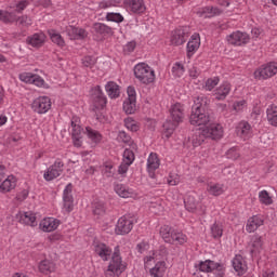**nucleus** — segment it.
<instances>
[{"label":"nucleus","mask_w":277,"mask_h":277,"mask_svg":"<svg viewBox=\"0 0 277 277\" xmlns=\"http://www.w3.org/2000/svg\"><path fill=\"white\" fill-rule=\"evenodd\" d=\"M115 192L120 196V198H133V196H135L133 189L124 186L123 184L115 185Z\"/></svg>","instance_id":"34"},{"label":"nucleus","mask_w":277,"mask_h":277,"mask_svg":"<svg viewBox=\"0 0 277 277\" xmlns=\"http://www.w3.org/2000/svg\"><path fill=\"white\" fill-rule=\"evenodd\" d=\"M251 254H259L263 250V237L254 235L251 238Z\"/></svg>","instance_id":"37"},{"label":"nucleus","mask_w":277,"mask_h":277,"mask_svg":"<svg viewBox=\"0 0 277 277\" xmlns=\"http://www.w3.org/2000/svg\"><path fill=\"white\" fill-rule=\"evenodd\" d=\"M118 3H120V0H104L100 2L98 8L100 10H107L108 8H116Z\"/></svg>","instance_id":"46"},{"label":"nucleus","mask_w":277,"mask_h":277,"mask_svg":"<svg viewBox=\"0 0 277 277\" xmlns=\"http://www.w3.org/2000/svg\"><path fill=\"white\" fill-rule=\"evenodd\" d=\"M246 105V101H239V102H235L233 104V109L234 111H242L243 110V107Z\"/></svg>","instance_id":"62"},{"label":"nucleus","mask_w":277,"mask_h":277,"mask_svg":"<svg viewBox=\"0 0 277 277\" xmlns=\"http://www.w3.org/2000/svg\"><path fill=\"white\" fill-rule=\"evenodd\" d=\"M106 21H109L111 23H122V21H124V17L120 13H107Z\"/></svg>","instance_id":"47"},{"label":"nucleus","mask_w":277,"mask_h":277,"mask_svg":"<svg viewBox=\"0 0 277 277\" xmlns=\"http://www.w3.org/2000/svg\"><path fill=\"white\" fill-rule=\"evenodd\" d=\"M93 107L94 109H103L107 105V97H105V94L103 93V90L101 89V85H96L93 89Z\"/></svg>","instance_id":"18"},{"label":"nucleus","mask_w":277,"mask_h":277,"mask_svg":"<svg viewBox=\"0 0 277 277\" xmlns=\"http://www.w3.org/2000/svg\"><path fill=\"white\" fill-rule=\"evenodd\" d=\"M48 34L54 44H57V47H65L66 42L62 35L57 34V31L53 29L49 30Z\"/></svg>","instance_id":"40"},{"label":"nucleus","mask_w":277,"mask_h":277,"mask_svg":"<svg viewBox=\"0 0 277 277\" xmlns=\"http://www.w3.org/2000/svg\"><path fill=\"white\" fill-rule=\"evenodd\" d=\"M29 5V2L26 0H22L16 4V12H18V14L23 13V10H25V8H27Z\"/></svg>","instance_id":"61"},{"label":"nucleus","mask_w":277,"mask_h":277,"mask_svg":"<svg viewBox=\"0 0 277 277\" xmlns=\"http://www.w3.org/2000/svg\"><path fill=\"white\" fill-rule=\"evenodd\" d=\"M18 21V16H16V13L13 12H4V15L2 17V23H16Z\"/></svg>","instance_id":"50"},{"label":"nucleus","mask_w":277,"mask_h":277,"mask_svg":"<svg viewBox=\"0 0 277 277\" xmlns=\"http://www.w3.org/2000/svg\"><path fill=\"white\" fill-rule=\"evenodd\" d=\"M134 77H136L141 83L148 85L155 82V70L145 63H140L134 67Z\"/></svg>","instance_id":"6"},{"label":"nucleus","mask_w":277,"mask_h":277,"mask_svg":"<svg viewBox=\"0 0 277 277\" xmlns=\"http://www.w3.org/2000/svg\"><path fill=\"white\" fill-rule=\"evenodd\" d=\"M124 6L132 14H144L146 12V3L144 0H124Z\"/></svg>","instance_id":"19"},{"label":"nucleus","mask_w":277,"mask_h":277,"mask_svg":"<svg viewBox=\"0 0 277 277\" xmlns=\"http://www.w3.org/2000/svg\"><path fill=\"white\" fill-rule=\"evenodd\" d=\"M150 209L151 211H154V213H162L163 205L161 203V200H158L157 202L151 203Z\"/></svg>","instance_id":"57"},{"label":"nucleus","mask_w":277,"mask_h":277,"mask_svg":"<svg viewBox=\"0 0 277 277\" xmlns=\"http://www.w3.org/2000/svg\"><path fill=\"white\" fill-rule=\"evenodd\" d=\"M228 94H230L229 82H223L219 88L214 90V96L216 101H225Z\"/></svg>","instance_id":"26"},{"label":"nucleus","mask_w":277,"mask_h":277,"mask_svg":"<svg viewBox=\"0 0 277 277\" xmlns=\"http://www.w3.org/2000/svg\"><path fill=\"white\" fill-rule=\"evenodd\" d=\"M93 250L102 261H109L111 259V251L110 247L107 246L105 242L94 241L93 242Z\"/></svg>","instance_id":"16"},{"label":"nucleus","mask_w":277,"mask_h":277,"mask_svg":"<svg viewBox=\"0 0 277 277\" xmlns=\"http://www.w3.org/2000/svg\"><path fill=\"white\" fill-rule=\"evenodd\" d=\"M277 74V63L262 65L254 71V78L261 80L272 79Z\"/></svg>","instance_id":"10"},{"label":"nucleus","mask_w":277,"mask_h":277,"mask_svg":"<svg viewBox=\"0 0 277 277\" xmlns=\"http://www.w3.org/2000/svg\"><path fill=\"white\" fill-rule=\"evenodd\" d=\"M145 268L149 269L150 277H163L168 266L166 264V249L153 251L144 258Z\"/></svg>","instance_id":"1"},{"label":"nucleus","mask_w":277,"mask_h":277,"mask_svg":"<svg viewBox=\"0 0 277 277\" xmlns=\"http://www.w3.org/2000/svg\"><path fill=\"white\" fill-rule=\"evenodd\" d=\"M159 233L166 243H179L180 246L187 243V236L181 232L175 230L170 225H162Z\"/></svg>","instance_id":"4"},{"label":"nucleus","mask_w":277,"mask_h":277,"mask_svg":"<svg viewBox=\"0 0 277 277\" xmlns=\"http://www.w3.org/2000/svg\"><path fill=\"white\" fill-rule=\"evenodd\" d=\"M169 111L172 121H167L163 123V135L166 137H170L176 130V127L183 122V118H185V108L181 103L172 105Z\"/></svg>","instance_id":"3"},{"label":"nucleus","mask_w":277,"mask_h":277,"mask_svg":"<svg viewBox=\"0 0 277 277\" xmlns=\"http://www.w3.org/2000/svg\"><path fill=\"white\" fill-rule=\"evenodd\" d=\"M16 187V177L14 175H9L1 184H0V193L8 194L15 189Z\"/></svg>","instance_id":"29"},{"label":"nucleus","mask_w":277,"mask_h":277,"mask_svg":"<svg viewBox=\"0 0 277 277\" xmlns=\"http://www.w3.org/2000/svg\"><path fill=\"white\" fill-rule=\"evenodd\" d=\"M27 44H30V47H34L35 49H40V47H43L47 42V35L44 32H37L34 34L26 39Z\"/></svg>","instance_id":"22"},{"label":"nucleus","mask_w":277,"mask_h":277,"mask_svg":"<svg viewBox=\"0 0 277 277\" xmlns=\"http://www.w3.org/2000/svg\"><path fill=\"white\" fill-rule=\"evenodd\" d=\"M127 269V264L122 262V258L119 252H114L111 261L106 271V276H120Z\"/></svg>","instance_id":"8"},{"label":"nucleus","mask_w":277,"mask_h":277,"mask_svg":"<svg viewBox=\"0 0 277 277\" xmlns=\"http://www.w3.org/2000/svg\"><path fill=\"white\" fill-rule=\"evenodd\" d=\"M228 44L232 47H246L250 42V35L236 30L226 37Z\"/></svg>","instance_id":"11"},{"label":"nucleus","mask_w":277,"mask_h":277,"mask_svg":"<svg viewBox=\"0 0 277 277\" xmlns=\"http://www.w3.org/2000/svg\"><path fill=\"white\" fill-rule=\"evenodd\" d=\"M135 47H137V43H135V41H130L124 45L123 51L124 53H133L135 51Z\"/></svg>","instance_id":"59"},{"label":"nucleus","mask_w":277,"mask_h":277,"mask_svg":"<svg viewBox=\"0 0 277 277\" xmlns=\"http://www.w3.org/2000/svg\"><path fill=\"white\" fill-rule=\"evenodd\" d=\"M259 200L261 205H265L266 207H269V205H274V199H272V196H269V193L267 190H262L259 193Z\"/></svg>","instance_id":"41"},{"label":"nucleus","mask_w":277,"mask_h":277,"mask_svg":"<svg viewBox=\"0 0 277 277\" xmlns=\"http://www.w3.org/2000/svg\"><path fill=\"white\" fill-rule=\"evenodd\" d=\"M66 34L70 40H83V38H88V31L85 29L75 26H67Z\"/></svg>","instance_id":"24"},{"label":"nucleus","mask_w":277,"mask_h":277,"mask_svg":"<svg viewBox=\"0 0 277 277\" xmlns=\"http://www.w3.org/2000/svg\"><path fill=\"white\" fill-rule=\"evenodd\" d=\"M200 49V35L194 34L192 35L189 41L187 42L186 45V55L188 60H192L194 57L196 51Z\"/></svg>","instance_id":"20"},{"label":"nucleus","mask_w":277,"mask_h":277,"mask_svg":"<svg viewBox=\"0 0 277 277\" xmlns=\"http://www.w3.org/2000/svg\"><path fill=\"white\" fill-rule=\"evenodd\" d=\"M185 74V67L181 63H175L172 67V75L174 77H183Z\"/></svg>","instance_id":"45"},{"label":"nucleus","mask_w":277,"mask_h":277,"mask_svg":"<svg viewBox=\"0 0 277 277\" xmlns=\"http://www.w3.org/2000/svg\"><path fill=\"white\" fill-rule=\"evenodd\" d=\"M62 172H64V161H62V159H56L44 172L43 177L47 181H54L57 176H62Z\"/></svg>","instance_id":"13"},{"label":"nucleus","mask_w":277,"mask_h":277,"mask_svg":"<svg viewBox=\"0 0 277 277\" xmlns=\"http://www.w3.org/2000/svg\"><path fill=\"white\" fill-rule=\"evenodd\" d=\"M135 161V154L131 149H126L123 151V162L131 166Z\"/></svg>","instance_id":"49"},{"label":"nucleus","mask_w":277,"mask_h":277,"mask_svg":"<svg viewBox=\"0 0 277 277\" xmlns=\"http://www.w3.org/2000/svg\"><path fill=\"white\" fill-rule=\"evenodd\" d=\"M217 83H220V78L219 77L209 78L206 81L205 90H207L208 92H211V90H213L215 88V85H217Z\"/></svg>","instance_id":"48"},{"label":"nucleus","mask_w":277,"mask_h":277,"mask_svg":"<svg viewBox=\"0 0 277 277\" xmlns=\"http://www.w3.org/2000/svg\"><path fill=\"white\" fill-rule=\"evenodd\" d=\"M93 213H94V215H105V203L94 202L93 203Z\"/></svg>","instance_id":"51"},{"label":"nucleus","mask_w":277,"mask_h":277,"mask_svg":"<svg viewBox=\"0 0 277 277\" xmlns=\"http://www.w3.org/2000/svg\"><path fill=\"white\" fill-rule=\"evenodd\" d=\"M135 224V217L131 214H124L121 216L116 225L115 233L116 235H129L133 230Z\"/></svg>","instance_id":"9"},{"label":"nucleus","mask_w":277,"mask_h":277,"mask_svg":"<svg viewBox=\"0 0 277 277\" xmlns=\"http://www.w3.org/2000/svg\"><path fill=\"white\" fill-rule=\"evenodd\" d=\"M93 30L95 31V34H100L101 36H110V34H113L111 27L103 23H95L93 25Z\"/></svg>","instance_id":"39"},{"label":"nucleus","mask_w":277,"mask_h":277,"mask_svg":"<svg viewBox=\"0 0 277 277\" xmlns=\"http://www.w3.org/2000/svg\"><path fill=\"white\" fill-rule=\"evenodd\" d=\"M124 127L133 133L140 131V123H137L133 118L124 119Z\"/></svg>","instance_id":"44"},{"label":"nucleus","mask_w":277,"mask_h":277,"mask_svg":"<svg viewBox=\"0 0 277 277\" xmlns=\"http://www.w3.org/2000/svg\"><path fill=\"white\" fill-rule=\"evenodd\" d=\"M203 14H208V16H215L217 14H222V11L217 8L206 6L202 9Z\"/></svg>","instance_id":"55"},{"label":"nucleus","mask_w":277,"mask_h":277,"mask_svg":"<svg viewBox=\"0 0 277 277\" xmlns=\"http://www.w3.org/2000/svg\"><path fill=\"white\" fill-rule=\"evenodd\" d=\"M63 209L70 213L75 209V198L72 197V184H67L63 190Z\"/></svg>","instance_id":"17"},{"label":"nucleus","mask_w":277,"mask_h":277,"mask_svg":"<svg viewBox=\"0 0 277 277\" xmlns=\"http://www.w3.org/2000/svg\"><path fill=\"white\" fill-rule=\"evenodd\" d=\"M264 221L263 217L259 215L251 216L246 225L247 233H254L260 226H263Z\"/></svg>","instance_id":"27"},{"label":"nucleus","mask_w":277,"mask_h":277,"mask_svg":"<svg viewBox=\"0 0 277 277\" xmlns=\"http://www.w3.org/2000/svg\"><path fill=\"white\" fill-rule=\"evenodd\" d=\"M233 267L239 276L246 274V272L248 269V265L246 264V260H243V256H241V255H236L234 258Z\"/></svg>","instance_id":"28"},{"label":"nucleus","mask_w":277,"mask_h":277,"mask_svg":"<svg viewBox=\"0 0 277 277\" xmlns=\"http://www.w3.org/2000/svg\"><path fill=\"white\" fill-rule=\"evenodd\" d=\"M34 85H37V88H44V79L40 77L39 75L34 76L32 82Z\"/></svg>","instance_id":"56"},{"label":"nucleus","mask_w":277,"mask_h":277,"mask_svg":"<svg viewBox=\"0 0 277 277\" xmlns=\"http://www.w3.org/2000/svg\"><path fill=\"white\" fill-rule=\"evenodd\" d=\"M199 143L205 140H222L224 137V128L220 123H211L199 131Z\"/></svg>","instance_id":"5"},{"label":"nucleus","mask_w":277,"mask_h":277,"mask_svg":"<svg viewBox=\"0 0 277 277\" xmlns=\"http://www.w3.org/2000/svg\"><path fill=\"white\" fill-rule=\"evenodd\" d=\"M211 235L214 239H220L224 235V227L220 223H214L211 226Z\"/></svg>","instance_id":"43"},{"label":"nucleus","mask_w":277,"mask_h":277,"mask_svg":"<svg viewBox=\"0 0 277 277\" xmlns=\"http://www.w3.org/2000/svg\"><path fill=\"white\" fill-rule=\"evenodd\" d=\"M85 131L87 136L89 137V140H91V142H93V144H101V142L103 141V135L98 131L90 127H87Z\"/></svg>","instance_id":"38"},{"label":"nucleus","mask_w":277,"mask_h":277,"mask_svg":"<svg viewBox=\"0 0 277 277\" xmlns=\"http://www.w3.org/2000/svg\"><path fill=\"white\" fill-rule=\"evenodd\" d=\"M36 74L32 72H22L18 76V79L22 80L24 83H32L34 77Z\"/></svg>","instance_id":"53"},{"label":"nucleus","mask_w":277,"mask_h":277,"mask_svg":"<svg viewBox=\"0 0 277 277\" xmlns=\"http://www.w3.org/2000/svg\"><path fill=\"white\" fill-rule=\"evenodd\" d=\"M55 269H56L55 262L51 260H43L39 263V272L41 274H44L45 276H49V274H53Z\"/></svg>","instance_id":"30"},{"label":"nucleus","mask_w":277,"mask_h":277,"mask_svg":"<svg viewBox=\"0 0 277 277\" xmlns=\"http://www.w3.org/2000/svg\"><path fill=\"white\" fill-rule=\"evenodd\" d=\"M189 38V28H177L171 32L170 42L173 47H181Z\"/></svg>","instance_id":"12"},{"label":"nucleus","mask_w":277,"mask_h":277,"mask_svg":"<svg viewBox=\"0 0 277 277\" xmlns=\"http://www.w3.org/2000/svg\"><path fill=\"white\" fill-rule=\"evenodd\" d=\"M81 133H83V129L79 124V119L77 117H72L71 119V137L72 143L76 148H81L83 141H81Z\"/></svg>","instance_id":"14"},{"label":"nucleus","mask_w":277,"mask_h":277,"mask_svg":"<svg viewBox=\"0 0 277 277\" xmlns=\"http://www.w3.org/2000/svg\"><path fill=\"white\" fill-rule=\"evenodd\" d=\"M266 118L268 124H271L272 127H277V106L275 104H272L267 107Z\"/></svg>","instance_id":"33"},{"label":"nucleus","mask_w":277,"mask_h":277,"mask_svg":"<svg viewBox=\"0 0 277 277\" xmlns=\"http://www.w3.org/2000/svg\"><path fill=\"white\" fill-rule=\"evenodd\" d=\"M96 64V58L93 56H84L82 58V65L85 68H92Z\"/></svg>","instance_id":"54"},{"label":"nucleus","mask_w":277,"mask_h":277,"mask_svg":"<svg viewBox=\"0 0 277 277\" xmlns=\"http://www.w3.org/2000/svg\"><path fill=\"white\" fill-rule=\"evenodd\" d=\"M236 133L238 137L248 140V137H252V126L248 121H240L236 127Z\"/></svg>","instance_id":"25"},{"label":"nucleus","mask_w":277,"mask_h":277,"mask_svg":"<svg viewBox=\"0 0 277 277\" xmlns=\"http://www.w3.org/2000/svg\"><path fill=\"white\" fill-rule=\"evenodd\" d=\"M185 208L190 213H198L199 215H205V208L200 203V197L198 194L190 192L186 195L184 199Z\"/></svg>","instance_id":"7"},{"label":"nucleus","mask_w":277,"mask_h":277,"mask_svg":"<svg viewBox=\"0 0 277 277\" xmlns=\"http://www.w3.org/2000/svg\"><path fill=\"white\" fill-rule=\"evenodd\" d=\"M17 23L22 27H31L34 22L31 21V17H29L28 15H23L17 17Z\"/></svg>","instance_id":"52"},{"label":"nucleus","mask_w":277,"mask_h":277,"mask_svg":"<svg viewBox=\"0 0 277 277\" xmlns=\"http://www.w3.org/2000/svg\"><path fill=\"white\" fill-rule=\"evenodd\" d=\"M21 224H25L26 226H38V222L36 221V214L34 212H24L19 216Z\"/></svg>","instance_id":"32"},{"label":"nucleus","mask_w":277,"mask_h":277,"mask_svg":"<svg viewBox=\"0 0 277 277\" xmlns=\"http://www.w3.org/2000/svg\"><path fill=\"white\" fill-rule=\"evenodd\" d=\"M189 77H192V79H198V77H200V69H198V66L193 65L189 70Z\"/></svg>","instance_id":"58"},{"label":"nucleus","mask_w":277,"mask_h":277,"mask_svg":"<svg viewBox=\"0 0 277 277\" xmlns=\"http://www.w3.org/2000/svg\"><path fill=\"white\" fill-rule=\"evenodd\" d=\"M207 107V97H197L195 100V104L192 107V114L189 117L190 124L195 127H202V124H207L210 122L211 117L205 110Z\"/></svg>","instance_id":"2"},{"label":"nucleus","mask_w":277,"mask_h":277,"mask_svg":"<svg viewBox=\"0 0 277 277\" xmlns=\"http://www.w3.org/2000/svg\"><path fill=\"white\" fill-rule=\"evenodd\" d=\"M196 269H199V272H205L209 274L210 272H213L214 269H217L219 272H222L223 266L215 263L211 260L201 261L198 264L195 265Z\"/></svg>","instance_id":"21"},{"label":"nucleus","mask_w":277,"mask_h":277,"mask_svg":"<svg viewBox=\"0 0 277 277\" xmlns=\"http://www.w3.org/2000/svg\"><path fill=\"white\" fill-rule=\"evenodd\" d=\"M58 226L60 220L53 217L43 219L39 224V228H41L43 233H53V230H57Z\"/></svg>","instance_id":"23"},{"label":"nucleus","mask_w":277,"mask_h":277,"mask_svg":"<svg viewBox=\"0 0 277 277\" xmlns=\"http://www.w3.org/2000/svg\"><path fill=\"white\" fill-rule=\"evenodd\" d=\"M207 192L210 196H222L226 190L224 188V184L210 182L207 185Z\"/></svg>","instance_id":"31"},{"label":"nucleus","mask_w":277,"mask_h":277,"mask_svg":"<svg viewBox=\"0 0 277 277\" xmlns=\"http://www.w3.org/2000/svg\"><path fill=\"white\" fill-rule=\"evenodd\" d=\"M105 90L109 98H118V96H120V85H118L114 81L107 82V84L105 85Z\"/></svg>","instance_id":"36"},{"label":"nucleus","mask_w":277,"mask_h":277,"mask_svg":"<svg viewBox=\"0 0 277 277\" xmlns=\"http://www.w3.org/2000/svg\"><path fill=\"white\" fill-rule=\"evenodd\" d=\"M180 182H181V180H180L179 175H170L168 179V184L172 185V186L176 185Z\"/></svg>","instance_id":"64"},{"label":"nucleus","mask_w":277,"mask_h":277,"mask_svg":"<svg viewBox=\"0 0 277 277\" xmlns=\"http://www.w3.org/2000/svg\"><path fill=\"white\" fill-rule=\"evenodd\" d=\"M128 100L129 101H136L135 88L128 87Z\"/></svg>","instance_id":"63"},{"label":"nucleus","mask_w":277,"mask_h":277,"mask_svg":"<svg viewBox=\"0 0 277 277\" xmlns=\"http://www.w3.org/2000/svg\"><path fill=\"white\" fill-rule=\"evenodd\" d=\"M161 166V161L159 160V156L157 154L151 153L147 159V170L148 172H155V170H159Z\"/></svg>","instance_id":"35"},{"label":"nucleus","mask_w":277,"mask_h":277,"mask_svg":"<svg viewBox=\"0 0 277 277\" xmlns=\"http://www.w3.org/2000/svg\"><path fill=\"white\" fill-rule=\"evenodd\" d=\"M103 174H105L108 179H110V176H114V166L106 164L103 169Z\"/></svg>","instance_id":"60"},{"label":"nucleus","mask_w":277,"mask_h":277,"mask_svg":"<svg viewBox=\"0 0 277 277\" xmlns=\"http://www.w3.org/2000/svg\"><path fill=\"white\" fill-rule=\"evenodd\" d=\"M31 109L36 114H47L51 109V98L47 96L37 97L31 104Z\"/></svg>","instance_id":"15"},{"label":"nucleus","mask_w":277,"mask_h":277,"mask_svg":"<svg viewBox=\"0 0 277 277\" xmlns=\"http://www.w3.org/2000/svg\"><path fill=\"white\" fill-rule=\"evenodd\" d=\"M136 100H126L123 102V111H126L127 114H135V111L137 110V106H136Z\"/></svg>","instance_id":"42"}]
</instances>
